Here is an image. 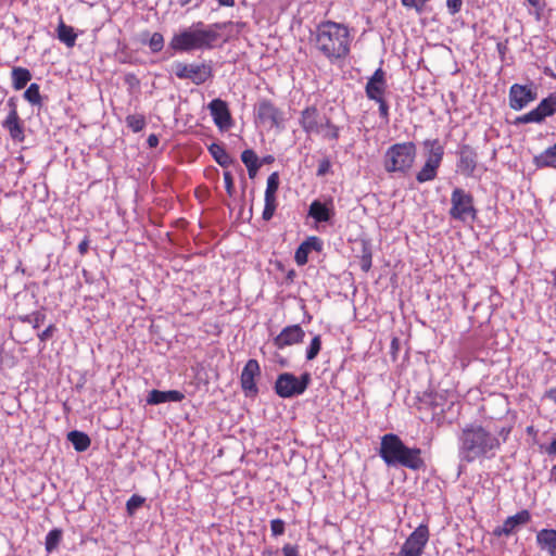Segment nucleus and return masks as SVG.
<instances>
[{
  "instance_id": "f257e3e1",
  "label": "nucleus",
  "mask_w": 556,
  "mask_h": 556,
  "mask_svg": "<svg viewBox=\"0 0 556 556\" xmlns=\"http://www.w3.org/2000/svg\"><path fill=\"white\" fill-rule=\"evenodd\" d=\"M315 47L332 63L344 59L350 52L348 28L332 21L320 23L316 28Z\"/></svg>"
},
{
  "instance_id": "f03ea898",
  "label": "nucleus",
  "mask_w": 556,
  "mask_h": 556,
  "mask_svg": "<svg viewBox=\"0 0 556 556\" xmlns=\"http://www.w3.org/2000/svg\"><path fill=\"white\" fill-rule=\"evenodd\" d=\"M497 437L480 425L466 426L459 435V458L466 463L485 457L490 452L500 448Z\"/></svg>"
},
{
  "instance_id": "7ed1b4c3",
  "label": "nucleus",
  "mask_w": 556,
  "mask_h": 556,
  "mask_svg": "<svg viewBox=\"0 0 556 556\" xmlns=\"http://www.w3.org/2000/svg\"><path fill=\"white\" fill-rule=\"evenodd\" d=\"M379 455L389 467L402 466L419 470L425 466L421 450L406 446L400 437L393 433L381 437Z\"/></svg>"
},
{
  "instance_id": "20e7f679",
  "label": "nucleus",
  "mask_w": 556,
  "mask_h": 556,
  "mask_svg": "<svg viewBox=\"0 0 556 556\" xmlns=\"http://www.w3.org/2000/svg\"><path fill=\"white\" fill-rule=\"evenodd\" d=\"M219 38V34L213 29L188 28L176 34L169 46L173 50L179 52H189L192 50H207L214 47V42Z\"/></svg>"
},
{
  "instance_id": "39448f33",
  "label": "nucleus",
  "mask_w": 556,
  "mask_h": 556,
  "mask_svg": "<svg viewBox=\"0 0 556 556\" xmlns=\"http://www.w3.org/2000/svg\"><path fill=\"white\" fill-rule=\"evenodd\" d=\"M416 157V146L413 142L395 143L384 155V169L388 173H407Z\"/></svg>"
},
{
  "instance_id": "423d86ee",
  "label": "nucleus",
  "mask_w": 556,
  "mask_h": 556,
  "mask_svg": "<svg viewBox=\"0 0 556 556\" xmlns=\"http://www.w3.org/2000/svg\"><path fill=\"white\" fill-rule=\"evenodd\" d=\"M311 381L308 372L303 374L300 378L293 374H280L275 382V391L280 397H293L304 393Z\"/></svg>"
},
{
  "instance_id": "0eeeda50",
  "label": "nucleus",
  "mask_w": 556,
  "mask_h": 556,
  "mask_svg": "<svg viewBox=\"0 0 556 556\" xmlns=\"http://www.w3.org/2000/svg\"><path fill=\"white\" fill-rule=\"evenodd\" d=\"M425 146L429 148V155L425 165L416 175V179L420 184L433 180L437 177L444 154L443 147L438 140H427Z\"/></svg>"
},
{
  "instance_id": "6e6552de",
  "label": "nucleus",
  "mask_w": 556,
  "mask_h": 556,
  "mask_svg": "<svg viewBox=\"0 0 556 556\" xmlns=\"http://www.w3.org/2000/svg\"><path fill=\"white\" fill-rule=\"evenodd\" d=\"M452 207L450 215L457 220H465L468 217L476 218L477 211L473 206V198L462 188H455L451 195Z\"/></svg>"
},
{
  "instance_id": "1a4fd4ad",
  "label": "nucleus",
  "mask_w": 556,
  "mask_h": 556,
  "mask_svg": "<svg viewBox=\"0 0 556 556\" xmlns=\"http://www.w3.org/2000/svg\"><path fill=\"white\" fill-rule=\"evenodd\" d=\"M173 70L179 79H189L195 85H202L213 76V67L210 63L186 64L176 62Z\"/></svg>"
},
{
  "instance_id": "9d476101",
  "label": "nucleus",
  "mask_w": 556,
  "mask_h": 556,
  "mask_svg": "<svg viewBox=\"0 0 556 556\" xmlns=\"http://www.w3.org/2000/svg\"><path fill=\"white\" fill-rule=\"evenodd\" d=\"M255 116L258 124L268 128H280L283 123V112L268 99L256 103Z\"/></svg>"
},
{
  "instance_id": "9b49d317",
  "label": "nucleus",
  "mask_w": 556,
  "mask_h": 556,
  "mask_svg": "<svg viewBox=\"0 0 556 556\" xmlns=\"http://www.w3.org/2000/svg\"><path fill=\"white\" fill-rule=\"evenodd\" d=\"M538 98L536 87L531 83L529 85L514 84L509 88V106L514 111L525 109L529 103Z\"/></svg>"
},
{
  "instance_id": "f8f14e48",
  "label": "nucleus",
  "mask_w": 556,
  "mask_h": 556,
  "mask_svg": "<svg viewBox=\"0 0 556 556\" xmlns=\"http://www.w3.org/2000/svg\"><path fill=\"white\" fill-rule=\"evenodd\" d=\"M428 540V527L420 525L406 539L399 554L401 556H421Z\"/></svg>"
},
{
  "instance_id": "ddd939ff",
  "label": "nucleus",
  "mask_w": 556,
  "mask_h": 556,
  "mask_svg": "<svg viewBox=\"0 0 556 556\" xmlns=\"http://www.w3.org/2000/svg\"><path fill=\"white\" fill-rule=\"evenodd\" d=\"M316 106H308L301 112L300 125L307 135H319L325 128L327 119Z\"/></svg>"
},
{
  "instance_id": "4468645a",
  "label": "nucleus",
  "mask_w": 556,
  "mask_h": 556,
  "mask_svg": "<svg viewBox=\"0 0 556 556\" xmlns=\"http://www.w3.org/2000/svg\"><path fill=\"white\" fill-rule=\"evenodd\" d=\"M261 374L260 365L256 359H249L241 372L240 382L245 396H255L258 393L255 378Z\"/></svg>"
},
{
  "instance_id": "2eb2a0df",
  "label": "nucleus",
  "mask_w": 556,
  "mask_h": 556,
  "mask_svg": "<svg viewBox=\"0 0 556 556\" xmlns=\"http://www.w3.org/2000/svg\"><path fill=\"white\" fill-rule=\"evenodd\" d=\"M8 104L10 106V112L3 122V127L9 131L13 140L21 142L24 140L25 136L23 125L16 110V105L13 99H10Z\"/></svg>"
},
{
  "instance_id": "dca6fc26",
  "label": "nucleus",
  "mask_w": 556,
  "mask_h": 556,
  "mask_svg": "<svg viewBox=\"0 0 556 556\" xmlns=\"http://www.w3.org/2000/svg\"><path fill=\"white\" fill-rule=\"evenodd\" d=\"M208 110L219 129H228L231 126V115L225 101L220 99L212 100L208 104Z\"/></svg>"
},
{
  "instance_id": "f3484780",
  "label": "nucleus",
  "mask_w": 556,
  "mask_h": 556,
  "mask_svg": "<svg viewBox=\"0 0 556 556\" xmlns=\"http://www.w3.org/2000/svg\"><path fill=\"white\" fill-rule=\"evenodd\" d=\"M304 334V330L300 325L288 326L274 339V344L278 349H283L285 346L302 342Z\"/></svg>"
},
{
  "instance_id": "a211bd4d",
  "label": "nucleus",
  "mask_w": 556,
  "mask_h": 556,
  "mask_svg": "<svg viewBox=\"0 0 556 556\" xmlns=\"http://www.w3.org/2000/svg\"><path fill=\"white\" fill-rule=\"evenodd\" d=\"M478 162V155L470 146H463L459 150V161L457 163L458 170L467 176H472Z\"/></svg>"
},
{
  "instance_id": "6ab92c4d",
  "label": "nucleus",
  "mask_w": 556,
  "mask_h": 556,
  "mask_svg": "<svg viewBox=\"0 0 556 556\" xmlns=\"http://www.w3.org/2000/svg\"><path fill=\"white\" fill-rule=\"evenodd\" d=\"M386 88L387 84L384 79V72L381 68H378L366 84V96L370 100H380L383 98Z\"/></svg>"
},
{
  "instance_id": "aec40b11",
  "label": "nucleus",
  "mask_w": 556,
  "mask_h": 556,
  "mask_svg": "<svg viewBox=\"0 0 556 556\" xmlns=\"http://www.w3.org/2000/svg\"><path fill=\"white\" fill-rule=\"evenodd\" d=\"M531 516L527 509L520 510L514 516L508 517L503 526L495 530V534L497 535H509L511 534L517 527L526 525L530 521Z\"/></svg>"
},
{
  "instance_id": "412c9836",
  "label": "nucleus",
  "mask_w": 556,
  "mask_h": 556,
  "mask_svg": "<svg viewBox=\"0 0 556 556\" xmlns=\"http://www.w3.org/2000/svg\"><path fill=\"white\" fill-rule=\"evenodd\" d=\"M185 395L180 391H160L152 390L147 399L148 404L157 405L165 402H180Z\"/></svg>"
},
{
  "instance_id": "4be33fe9",
  "label": "nucleus",
  "mask_w": 556,
  "mask_h": 556,
  "mask_svg": "<svg viewBox=\"0 0 556 556\" xmlns=\"http://www.w3.org/2000/svg\"><path fill=\"white\" fill-rule=\"evenodd\" d=\"M536 543L540 548L546 551L549 556H556V530L542 529L536 534Z\"/></svg>"
},
{
  "instance_id": "5701e85b",
  "label": "nucleus",
  "mask_w": 556,
  "mask_h": 556,
  "mask_svg": "<svg viewBox=\"0 0 556 556\" xmlns=\"http://www.w3.org/2000/svg\"><path fill=\"white\" fill-rule=\"evenodd\" d=\"M533 111L536 114L539 123L554 115L556 113V91L552 92L547 98H544Z\"/></svg>"
},
{
  "instance_id": "b1692460",
  "label": "nucleus",
  "mask_w": 556,
  "mask_h": 556,
  "mask_svg": "<svg viewBox=\"0 0 556 556\" xmlns=\"http://www.w3.org/2000/svg\"><path fill=\"white\" fill-rule=\"evenodd\" d=\"M308 215L313 217L316 222L321 223L328 222L332 216V212L324 203L319 201H314L309 205Z\"/></svg>"
},
{
  "instance_id": "393cba45",
  "label": "nucleus",
  "mask_w": 556,
  "mask_h": 556,
  "mask_svg": "<svg viewBox=\"0 0 556 556\" xmlns=\"http://www.w3.org/2000/svg\"><path fill=\"white\" fill-rule=\"evenodd\" d=\"M241 161L248 168L249 177L253 179L256 176L257 170L260 168L258 157L256 153L250 149L244 150L241 153Z\"/></svg>"
},
{
  "instance_id": "a878e982",
  "label": "nucleus",
  "mask_w": 556,
  "mask_h": 556,
  "mask_svg": "<svg viewBox=\"0 0 556 556\" xmlns=\"http://www.w3.org/2000/svg\"><path fill=\"white\" fill-rule=\"evenodd\" d=\"M208 151L213 159L222 166L228 167L233 163L232 157L226 152V150L218 143H212L208 147Z\"/></svg>"
},
{
  "instance_id": "bb28decb",
  "label": "nucleus",
  "mask_w": 556,
  "mask_h": 556,
  "mask_svg": "<svg viewBox=\"0 0 556 556\" xmlns=\"http://www.w3.org/2000/svg\"><path fill=\"white\" fill-rule=\"evenodd\" d=\"M68 441L73 444L77 452H84L88 450L91 444L90 438L80 431H71L67 435Z\"/></svg>"
},
{
  "instance_id": "cd10ccee",
  "label": "nucleus",
  "mask_w": 556,
  "mask_h": 556,
  "mask_svg": "<svg viewBox=\"0 0 556 556\" xmlns=\"http://www.w3.org/2000/svg\"><path fill=\"white\" fill-rule=\"evenodd\" d=\"M31 79L30 72L25 67H13L12 83L15 90L23 89Z\"/></svg>"
},
{
  "instance_id": "c85d7f7f",
  "label": "nucleus",
  "mask_w": 556,
  "mask_h": 556,
  "mask_svg": "<svg viewBox=\"0 0 556 556\" xmlns=\"http://www.w3.org/2000/svg\"><path fill=\"white\" fill-rule=\"evenodd\" d=\"M58 38L68 48H72L75 46L77 35L75 34L73 27L65 25L64 22L61 21L58 26Z\"/></svg>"
},
{
  "instance_id": "c756f323",
  "label": "nucleus",
  "mask_w": 556,
  "mask_h": 556,
  "mask_svg": "<svg viewBox=\"0 0 556 556\" xmlns=\"http://www.w3.org/2000/svg\"><path fill=\"white\" fill-rule=\"evenodd\" d=\"M556 162V150L554 146L547 148L545 151L534 156V164L538 167H551L554 166Z\"/></svg>"
},
{
  "instance_id": "7c9ffc66",
  "label": "nucleus",
  "mask_w": 556,
  "mask_h": 556,
  "mask_svg": "<svg viewBox=\"0 0 556 556\" xmlns=\"http://www.w3.org/2000/svg\"><path fill=\"white\" fill-rule=\"evenodd\" d=\"M62 540V530L53 529L46 536V551L48 553L53 552L59 546Z\"/></svg>"
},
{
  "instance_id": "2f4dec72",
  "label": "nucleus",
  "mask_w": 556,
  "mask_h": 556,
  "mask_svg": "<svg viewBox=\"0 0 556 556\" xmlns=\"http://www.w3.org/2000/svg\"><path fill=\"white\" fill-rule=\"evenodd\" d=\"M24 98L33 105L41 104L39 85L31 84L24 92Z\"/></svg>"
},
{
  "instance_id": "473e14b6",
  "label": "nucleus",
  "mask_w": 556,
  "mask_h": 556,
  "mask_svg": "<svg viewBox=\"0 0 556 556\" xmlns=\"http://www.w3.org/2000/svg\"><path fill=\"white\" fill-rule=\"evenodd\" d=\"M265 206H264V211H263V214H262V218L264 220H270L274 216V213L276 211V207H277V200H276V195H265Z\"/></svg>"
},
{
  "instance_id": "72a5a7b5",
  "label": "nucleus",
  "mask_w": 556,
  "mask_h": 556,
  "mask_svg": "<svg viewBox=\"0 0 556 556\" xmlns=\"http://www.w3.org/2000/svg\"><path fill=\"white\" fill-rule=\"evenodd\" d=\"M126 124L135 132L141 131L146 126V119L142 115H128L126 117Z\"/></svg>"
},
{
  "instance_id": "f704fd0d",
  "label": "nucleus",
  "mask_w": 556,
  "mask_h": 556,
  "mask_svg": "<svg viewBox=\"0 0 556 556\" xmlns=\"http://www.w3.org/2000/svg\"><path fill=\"white\" fill-rule=\"evenodd\" d=\"M321 349V339H320V336H315L307 350H306V359L307 361H313L319 353Z\"/></svg>"
},
{
  "instance_id": "c9c22d12",
  "label": "nucleus",
  "mask_w": 556,
  "mask_h": 556,
  "mask_svg": "<svg viewBox=\"0 0 556 556\" xmlns=\"http://www.w3.org/2000/svg\"><path fill=\"white\" fill-rule=\"evenodd\" d=\"M279 188V175L278 173H271L267 178V185L265 190V195H276Z\"/></svg>"
},
{
  "instance_id": "e433bc0d",
  "label": "nucleus",
  "mask_w": 556,
  "mask_h": 556,
  "mask_svg": "<svg viewBox=\"0 0 556 556\" xmlns=\"http://www.w3.org/2000/svg\"><path fill=\"white\" fill-rule=\"evenodd\" d=\"M309 250L307 243H301L294 254V260L298 265L302 266L307 263Z\"/></svg>"
},
{
  "instance_id": "4c0bfd02",
  "label": "nucleus",
  "mask_w": 556,
  "mask_h": 556,
  "mask_svg": "<svg viewBox=\"0 0 556 556\" xmlns=\"http://www.w3.org/2000/svg\"><path fill=\"white\" fill-rule=\"evenodd\" d=\"M428 1L429 0H401L403 7L407 9H415L417 13L424 12Z\"/></svg>"
},
{
  "instance_id": "58836bf2",
  "label": "nucleus",
  "mask_w": 556,
  "mask_h": 556,
  "mask_svg": "<svg viewBox=\"0 0 556 556\" xmlns=\"http://www.w3.org/2000/svg\"><path fill=\"white\" fill-rule=\"evenodd\" d=\"M149 47L153 52L161 51L164 47V38L162 34L154 33L150 38Z\"/></svg>"
},
{
  "instance_id": "ea45409f",
  "label": "nucleus",
  "mask_w": 556,
  "mask_h": 556,
  "mask_svg": "<svg viewBox=\"0 0 556 556\" xmlns=\"http://www.w3.org/2000/svg\"><path fill=\"white\" fill-rule=\"evenodd\" d=\"M325 127L328 128L325 137L328 139L337 140L339 138V128L334 126L329 118L325 119Z\"/></svg>"
},
{
  "instance_id": "a19ab883",
  "label": "nucleus",
  "mask_w": 556,
  "mask_h": 556,
  "mask_svg": "<svg viewBox=\"0 0 556 556\" xmlns=\"http://www.w3.org/2000/svg\"><path fill=\"white\" fill-rule=\"evenodd\" d=\"M270 530L274 536H279L285 533V521L281 519H273L270 521Z\"/></svg>"
},
{
  "instance_id": "79ce46f5",
  "label": "nucleus",
  "mask_w": 556,
  "mask_h": 556,
  "mask_svg": "<svg viewBox=\"0 0 556 556\" xmlns=\"http://www.w3.org/2000/svg\"><path fill=\"white\" fill-rule=\"evenodd\" d=\"M528 123H539L535 112L532 110L521 116H518L515 121V124H528Z\"/></svg>"
},
{
  "instance_id": "37998d69",
  "label": "nucleus",
  "mask_w": 556,
  "mask_h": 556,
  "mask_svg": "<svg viewBox=\"0 0 556 556\" xmlns=\"http://www.w3.org/2000/svg\"><path fill=\"white\" fill-rule=\"evenodd\" d=\"M143 503V498L138 496V495H132L127 504H126V507H127V510L129 514H132L137 508H139Z\"/></svg>"
},
{
  "instance_id": "c03bdc74",
  "label": "nucleus",
  "mask_w": 556,
  "mask_h": 556,
  "mask_svg": "<svg viewBox=\"0 0 556 556\" xmlns=\"http://www.w3.org/2000/svg\"><path fill=\"white\" fill-rule=\"evenodd\" d=\"M224 181L227 193L231 197L235 190L233 178L230 172H224Z\"/></svg>"
},
{
  "instance_id": "a18cd8bd",
  "label": "nucleus",
  "mask_w": 556,
  "mask_h": 556,
  "mask_svg": "<svg viewBox=\"0 0 556 556\" xmlns=\"http://www.w3.org/2000/svg\"><path fill=\"white\" fill-rule=\"evenodd\" d=\"M463 0H447L446 7L448 9V12L454 15L458 13L462 9Z\"/></svg>"
},
{
  "instance_id": "49530a36",
  "label": "nucleus",
  "mask_w": 556,
  "mask_h": 556,
  "mask_svg": "<svg viewBox=\"0 0 556 556\" xmlns=\"http://www.w3.org/2000/svg\"><path fill=\"white\" fill-rule=\"evenodd\" d=\"M303 243H307V249L309 252L312 250L320 251L321 250V241L317 237H309Z\"/></svg>"
},
{
  "instance_id": "de8ad7c7",
  "label": "nucleus",
  "mask_w": 556,
  "mask_h": 556,
  "mask_svg": "<svg viewBox=\"0 0 556 556\" xmlns=\"http://www.w3.org/2000/svg\"><path fill=\"white\" fill-rule=\"evenodd\" d=\"M331 167V163L328 159H324L319 162L317 168V176H325Z\"/></svg>"
},
{
  "instance_id": "09e8293b",
  "label": "nucleus",
  "mask_w": 556,
  "mask_h": 556,
  "mask_svg": "<svg viewBox=\"0 0 556 556\" xmlns=\"http://www.w3.org/2000/svg\"><path fill=\"white\" fill-rule=\"evenodd\" d=\"M281 552L283 556H300L299 547L289 543L283 545Z\"/></svg>"
},
{
  "instance_id": "8fccbe9b",
  "label": "nucleus",
  "mask_w": 556,
  "mask_h": 556,
  "mask_svg": "<svg viewBox=\"0 0 556 556\" xmlns=\"http://www.w3.org/2000/svg\"><path fill=\"white\" fill-rule=\"evenodd\" d=\"M376 102L379 103V114L381 117L388 119V116H389V106H388V103L386 102L384 98H381L380 100H375Z\"/></svg>"
},
{
  "instance_id": "3c124183",
  "label": "nucleus",
  "mask_w": 556,
  "mask_h": 556,
  "mask_svg": "<svg viewBox=\"0 0 556 556\" xmlns=\"http://www.w3.org/2000/svg\"><path fill=\"white\" fill-rule=\"evenodd\" d=\"M54 330V325H49L41 333L38 334V338L40 341L45 342L53 336Z\"/></svg>"
},
{
  "instance_id": "603ef678",
  "label": "nucleus",
  "mask_w": 556,
  "mask_h": 556,
  "mask_svg": "<svg viewBox=\"0 0 556 556\" xmlns=\"http://www.w3.org/2000/svg\"><path fill=\"white\" fill-rule=\"evenodd\" d=\"M29 318L34 321V328H38L45 321V314L36 312Z\"/></svg>"
},
{
  "instance_id": "864d4df0",
  "label": "nucleus",
  "mask_w": 556,
  "mask_h": 556,
  "mask_svg": "<svg viewBox=\"0 0 556 556\" xmlns=\"http://www.w3.org/2000/svg\"><path fill=\"white\" fill-rule=\"evenodd\" d=\"M361 267L364 271H368L371 267V255L367 254L362 257Z\"/></svg>"
},
{
  "instance_id": "5fc2aeb1",
  "label": "nucleus",
  "mask_w": 556,
  "mask_h": 556,
  "mask_svg": "<svg viewBox=\"0 0 556 556\" xmlns=\"http://www.w3.org/2000/svg\"><path fill=\"white\" fill-rule=\"evenodd\" d=\"M530 5H532L535 11H536V15L540 16L541 12L543 11V8H544V3L542 0H527Z\"/></svg>"
},
{
  "instance_id": "6e6d98bb",
  "label": "nucleus",
  "mask_w": 556,
  "mask_h": 556,
  "mask_svg": "<svg viewBox=\"0 0 556 556\" xmlns=\"http://www.w3.org/2000/svg\"><path fill=\"white\" fill-rule=\"evenodd\" d=\"M89 239L86 237L79 244H78V252L81 255H85L88 252L89 249Z\"/></svg>"
},
{
  "instance_id": "4d7b16f0",
  "label": "nucleus",
  "mask_w": 556,
  "mask_h": 556,
  "mask_svg": "<svg viewBox=\"0 0 556 556\" xmlns=\"http://www.w3.org/2000/svg\"><path fill=\"white\" fill-rule=\"evenodd\" d=\"M544 396L551 401H553L556 404V388H552L547 390L544 394Z\"/></svg>"
},
{
  "instance_id": "13d9d810",
  "label": "nucleus",
  "mask_w": 556,
  "mask_h": 556,
  "mask_svg": "<svg viewBox=\"0 0 556 556\" xmlns=\"http://www.w3.org/2000/svg\"><path fill=\"white\" fill-rule=\"evenodd\" d=\"M147 142L149 147L155 148L159 144V138L156 137V135L152 134L148 137Z\"/></svg>"
},
{
  "instance_id": "bf43d9fd",
  "label": "nucleus",
  "mask_w": 556,
  "mask_h": 556,
  "mask_svg": "<svg viewBox=\"0 0 556 556\" xmlns=\"http://www.w3.org/2000/svg\"><path fill=\"white\" fill-rule=\"evenodd\" d=\"M511 431V428L510 427H507V428H502L500 431H498V437H501L503 439V441L505 442L509 435Z\"/></svg>"
},
{
  "instance_id": "052dcab7",
  "label": "nucleus",
  "mask_w": 556,
  "mask_h": 556,
  "mask_svg": "<svg viewBox=\"0 0 556 556\" xmlns=\"http://www.w3.org/2000/svg\"><path fill=\"white\" fill-rule=\"evenodd\" d=\"M546 452L548 454H554L556 455V440L552 441V443L549 444V446L546 448Z\"/></svg>"
},
{
  "instance_id": "680f3d73",
  "label": "nucleus",
  "mask_w": 556,
  "mask_h": 556,
  "mask_svg": "<svg viewBox=\"0 0 556 556\" xmlns=\"http://www.w3.org/2000/svg\"><path fill=\"white\" fill-rule=\"evenodd\" d=\"M278 549H273V548H266L264 552H263V556H276L278 554Z\"/></svg>"
},
{
  "instance_id": "e2e57ef3",
  "label": "nucleus",
  "mask_w": 556,
  "mask_h": 556,
  "mask_svg": "<svg viewBox=\"0 0 556 556\" xmlns=\"http://www.w3.org/2000/svg\"><path fill=\"white\" fill-rule=\"evenodd\" d=\"M219 4L223 7H233L235 0H218Z\"/></svg>"
},
{
  "instance_id": "0e129e2a",
  "label": "nucleus",
  "mask_w": 556,
  "mask_h": 556,
  "mask_svg": "<svg viewBox=\"0 0 556 556\" xmlns=\"http://www.w3.org/2000/svg\"><path fill=\"white\" fill-rule=\"evenodd\" d=\"M551 480L556 483V465L551 469Z\"/></svg>"
},
{
  "instance_id": "69168bd1",
  "label": "nucleus",
  "mask_w": 556,
  "mask_h": 556,
  "mask_svg": "<svg viewBox=\"0 0 556 556\" xmlns=\"http://www.w3.org/2000/svg\"><path fill=\"white\" fill-rule=\"evenodd\" d=\"M191 0H180V4L181 5H186L190 2Z\"/></svg>"
},
{
  "instance_id": "338daca9",
  "label": "nucleus",
  "mask_w": 556,
  "mask_h": 556,
  "mask_svg": "<svg viewBox=\"0 0 556 556\" xmlns=\"http://www.w3.org/2000/svg\"><path fill=\"white\" fill-rule=\"evenodd\" d=\"M554 149L556 150V143L554 144Z\"/></svg>"
},
{
  "instance_id": "774afa93",
  "label": "nucleus",
  "mask_w": 556,
  "mask_h": 556,
  "mask_svg": "<svg viewBox=\"0 0 556 556\" xmlns=\"http://www.w3.org/2000/svg\"><path fill=\"white\" fill-rule=\"evenodd\" d=\"M395 556H401L400 554H396Z\"/></svg>"
}]
</instances>
